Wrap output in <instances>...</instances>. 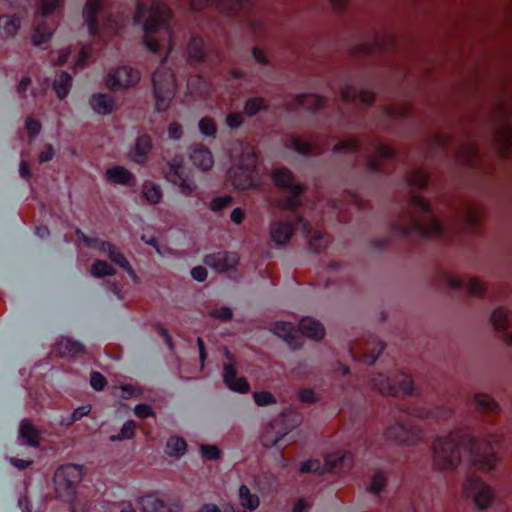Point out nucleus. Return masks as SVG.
<instances>
[{
  "label": "nucleus",
  "mask_w": 512,
  "mask_h": 512,
  "mask_svg": "<svg viewBox=\"0 0 512 512\" xmlns=\"http://www.w3.org/2000/svg\"><path fill=\"white\" fill-rule=\"evenodd\" d=\"M299 328L302 334L315 340L321 339L325 334L323 325L309 317L301 320Z\"/></svg>",
  "instance_id": "nucleus-30"
},
{
  "label": "nucleus",
  "mask_w": 512,
  "mask_h": 512,
  "mask_svg": "<svg viewBox=\"0 0 512 512\" xmlns=\"http://www.w3.org/2000/svg\"><path fill=\"white\" fill-rule=\"evenodd\" d=\"M170 10L165 4L153 1L149 7L139 4L135 14V21H143L144 44L153 53L165 51L167 54L172 49L171 30L167 23Z\"/></svg>",
  "instance_id": "nucleus-1"
},
{
  "label": "nucleus",
  "mask_w": 512,
  "mask_h": 512,
  "mask_svg": "<svg viewBox=\"0 0 512 512\" xmlns=\"http://www.w3.org/2000/svg\"><path fill=\"white\" fill-rule=\"evenodd\" d=\"M165 178L177 186L185 196H190L196 191L197 186L186 173L182 157H174L169 161L168 168L165 171Z\"/></svg>",
  "instance_id": "nucleus-12"
},
{
  "label": "nucleus",
  "mask_w": 512,
  "mask_h": 512,
  "mask_svg": "<svg viewBox=\"0 0 512 512\" xmlns=\"http://www.w3.org/2000/svg\"><path fill=\"white\" fill-rule=\"evenodd\" d=\"M91 55V48L89 46H82L78 52L77 59L74 60V67L81 68L85 65L86 60Z\"/></svg>",
  "instance_id": "nucleus-61"
},
{
  "label": "nucleus",
  "mask_w": 512,
  "mask_h": 512,
  "mask_svg": "<svg viewBox=\"0 0 512 512\" xmlns=\"http://www.w3.org/2000/svg\"><path fill=\"white\" fill-rule=\"evenodd\" d=\"M139 80V71L129 66H122L110 71L105 82L108 88L112 90H120L136 85Z\"/></svg>",
  "instance_id": "nucleus-13"
},
{
  "label": "nucleus",
  "mask_w": 512,
  "mask_h": 512,
  "mask_svg": "<svg viewBox=\"0 0 512 512\" xmlns=\"http://www.w3.org/2000/svg\"><path fill=\"white\" fill-rule=\"evenodd\" d=\"M464 492L479 509H487L491 506L495 492L492 486L478 477H470L464 484Z\"/></svg>",
  "instance_id": "nucleus-11"
},
{
  "label": "nucleus",
  "mask_w": 512,
  "mask_h": 512,
  "mask_svg": "<svg viewBox=\"0 0 512 512\" xmlns=\"http://www.w3.org/2000/svg\"><path fill=\"white\" fill-rule=\"evenodd\" d=\"M136 502L144 512H170L168 504L157 492H147Z\"/></svg>",
  "instance_id": "nucleus-19"
},
{
  "label": "nucleus",
  "mask_w": 512,
  "mask_h": 512,
  "mask_svg": "<svg viewBox=\"0 0 512 512\" xmlns=\"http://www.w3.org/2000/svg\"><path fill=\"white\" fill-rule=\"evenodd\" d=\"M99 251L107 254L110 260L116 265L120 266L129 273H133V269L130 263L114 244L110 242H99Z\"/></svg>",
  "instance_id": "nucleus-26"
},
{
  "label": "nucleus",
  "mask_w": 512,
  "mask_h": 512,
  "mask_svg": "<svg viewBox=\"0 0 512 512\" xmlns=\"http://www.w3.org/2000/svg\"><path fill=\"white\" fill-rule=\"evenodd\" d=\"M384 349V345L376 337H369L366 340L355 343L351 348L350 352L354 359L372 364L381 354Z\"/></svg>",
  "instance_id": "nucleus-14"
},
{
  "label": "nucleus",
  "mask_w": 512,
  "mask_h": 512,
  "mask_svg": "<svg viewBox=\"0 0 512 512\" xmlns=\"http://www.w3.org/2000/svg\"><path fill=\"white\" fill-rule=\"evenodd\" d=\"M115 273L114 267L104 260H95L90 268V274L95 278L113 276Z\"/></svg>",
  "instance_id": "nucleus-40"
},
{
  "label": "nucleus",
  "mask_w": 512,
  "mask_h": 512,
  "mask_svg": "<svg viewBox=\"0 0 512 512\" xmlns=\"http://www.w3.org/2000/svg\"><path fill=\"white\" fill-rule=\"evenodd\" d=\"M428 183L427 173L423 169H417L411 172L409 184L414 188L422 189Z\"/></svg>",
  "instance_id": "nucleus-46"
},
{
  "label": "nucleus",
  "mask_w": 512,
  "mask_h": 512,
  "mask_svg": "<svg viewBox=\"0 0 512 512\" xmlns=\"http://www.w3.org/2000/svg\"><path fill=\"white\" fill-rule=\"evenodd\" d=\"M226 356L229 362L225 363L223 367V379L225 384L233 391L247 393L250 388L248 381L245 377L237 376L234 360L228 351H226Z\"/></svg>",
  "instance_id": "nucleus-17"
},
{
  "label": "nucleus",
  "mask_w": 512,
  "mask_h": 512,
  "mask_svg": "<svg viewBox=\"0 0 512 512\" xmlns=\"http://www.w3.org/2000/svg\"><path fill=\"white\" fill-rule=\"evenodd\" d=\"M189 58L200 61L204 56V43L201 38H193L188 44Z\"/></svg>",
  "instance_id": "nucleus-44"
},
{
  "label": "nucleus",
  "mask_w": 512,
  "mask_h": 512,
  "mask_svg": "<svg viewBox=\"0 0 512 512\" xmlns=\"http://www.w3.org/2000/svg\"><path fill=\"white\" fill-rule=\"evenodd\" d=\"M478 155V149L475 143L469 142L459 151V158L466 164H473Z\"/></svg>",
  "instance_id": "nucleus-45"
},
{
  "label": "nucleus",
  "mask_w": 512,
  "mask_h": 512,
  "mask_svg": "<svg viewBox=\"0 0 512 512\" xmlns=\"http://www.w3.org/2000/svg\"><path fill=\"white\" fill-rule=\"evenodd\" d=\"M443 281L451 289H460L465 284L467 292L473 296H481L486 290L485 283L476 277L466 281L458 274L447 272L443 275Z\"/></svg>",
  "instance_id": "nucleus-15"
},
{
  "label": "nucleus",
  "mask_w": 512,
  "mask_h": 512,
  "mask_svg": "<svg viewBox=\"0 0 512 512\" xmlns=\"http://www.w3.org/2000/svg\"><path fill=\"white\" fill-rule=\"evenodd\" d=\"M272 178L278 187L290 194L287 199L279 201L277 206L280 209L296 208L299 205L298 197L304 191V187L295 181L292 173L287 168L275 169Z\"/></svg>",
  "instance_id": "nucleus-9"
},
{
  "label": "nucleus",
  "mask_w": 512,
  "mask_h": 512,
  "mask_svg": "<svg viewBox=\"0 0 512 512\" xmlns=\"http://www.w3.org/2000/svg\"><path fill=\"white\" fill-rule=\"evenodd\" d=\"M285 145L303 155H317L323 148L315 142H308L297 136L287 138Z\"/></svg>",
  "instance_id": "nucleus-23"
},
{
  "label": "nucleus",
  "mask_w": 512,
  "mask_h": 512,
  "mask_svg": "<svg viewBox=\"0 0 512 512\" xmlns=\"http://www.w3.org/2000/svg\"><path fill=\"white\" fill-rule=\"evenodd\" d=\"M321 470V463L319 460H308L301 464L300 471L302 473L319 472Z\"/></svg>",
  "instance_id": "nucleus-64"
},
{
  "label": "nucleus",
  "mask_w": 512,
  "mask_h": 512,
  "mask_svg": "<svg viewBox=\"0 0 512 512\" xmlns=\"http://www.w3.org/2000/svg\"><path fill=\"white\" fill-rule=\"evenodd\" d=\"M189 157L192 163L203 171L209 170L214 164L211 151L202 144L193 145Z\"/></svg>",
  "instance_id": "nucleus-21"
},
{
  "label": "nucleus",
  "mask_w": 512,
  "mask_h": 512,
  "mask_svg": "<svg viewBox=\"0 0 512 512\" xmlns=\"http://www.w3.org/2000/svg\"><path fill=\"white\" fill-rule=\"evenodd\" d=\"M410 206L394 223V230L400 235L415 234L427 238H438L443 235L444 226L433 215L429 203L424 198L413 194Z\"/></svg>",
  "instance_id": "nucleus-2"
},
{
  "label": "nucleus",
  "mask_w": 512,
  "mask_h": 512,
  "mask_svg": "<svg viewBox=\"0 0 512 512\" xmlns=\"http://www.w3.org/2000/svg\"><path fill=\"white\" fill-rule=\"evenodd\" d=\"M232 198L230 196H222L214 198L210 203V208L213 211H219L230 205Z\"/></svg>",
  "instance_id": "nucleus-62"
},
{
  "label": "nucleus",
  "mask_w": 512,
  "mask_h": 512,
  "mask_svg": "<svg viewBox=\"0 0 512 512\" xmlns=\"http://www.w3.org/2000/svg\"><path fill=\"white\" fill-rule=\"evenodd\" d=\"M54 30V25H50L47 23H38L31 37L32 44L34 46H40L48 42Z\"/></svg>",
  "instance_id": "nucleus-33"
},
{
  "label": "nucleus",
  "mask_w": 512,
  "mask_h": 512,
  "mask_svg": "<svg viewBox=\"0 0 512 512\" xmlns=\"http://www.w3.org/2000/svg\"><path fill=\"white\" fill-rule=\"evenodd\" d=\"M344 455L337 451L335 453L328 454L325 457V465L327 469H333L340 465V463L343 461Z\"/></svg>",
  "instance_id": "nucleus-58"
},
{
  "label": "nucleus",
  "mask_w": 512,
  "mask_h": 512,
  "mask_svg": "<svg viewBox=\"0 0 512 512\" xmlns=\"http://www.w3.org/2000/svg\"><path fill=\"white\" fill-rule=\"evenodd\" d=\"M510 321V312L502 307L497 308L491 315L493 327L498 331H503L508 327Z\"/></svg>",
  "instance_id": "nucleus-39"
},
{
  "label": "nucleus",
  "mask_w": 512,
  "mask_h": 512,
  "mask_svg": "<svg viewBox=\"0 0 512 512\" xmlns=\"http://www.w3.org/2000/svg\"><path fill=\"white\" fill-rule=\"evenodd\" d=\"M83 479V470L79 465L67 464L59 467L54 474V489L57 497L71 502L76 489Z\"/></svg>",
  "instance_id": "nucleus-6"
},
{
  "label": "nucleus",
  "mask_w": 512,
  "mask_h": 512,
  "mask_svg": "<svg viewBox=\"0 0 512 512\" xmlns=\"http://www.w3.org/2000/svg\"><path fill=\"white\" fill-rule=\"evenodd\" d=\"M25 127L29 136L34 138L41 130V123L33 116H29L25 121Z\"/></svg>",
  "instance_id": "nucleus-56"
},
{
  "label": "nucleus",
  "mask_w": 512,
  "mask_h": 512,
  "mask_svg": "<svg viewBox=\"0 0 512 512\" xmlns=\"http://www.w3.org/2000/svg\"><path fill=\"white\" fill-rule=\"evenodd\" d=\"M302 229L307 237L311 249L318 252L324 248L328 243V238L320 230L311 231L310 225L307 223L302 224Z\"/></svg>",
  "instance_id": "nucleus-32"
},
{
  "label": "nucleus",
  "mask_w": 512,
  "mask_h": 512,
  "mask_svg": "<svg viewBox=\"0 0 512 512\" xmlns=\"http://www.w3.org/2000/svg\"><path fill=\"white\" fill-rule=\"evenodd\" d=\"M466 446L474 449L470 436L462 430L451 432L433 442V465L437 470L447 471L456 468L462 458V450Z\"/></svg>",
  "instance_id": "nucleus-4"
},
{
  "label": "nucleus",
  "mask_w": 512,
  "mask_h": 512,
  "mask_svg": "<svg viewBox=\"0 0 512 512\" xmlns=\"http://www.w3.org/2000/svg\"><path fill=\"white\" fill-rule=\"evenodd\" d=\"M90 384L95 390L101 391L106 386L107 380L100 372H92L90 376Z\"/></svg>",
  "instance_id": "nucleus-59"
},
{
  "label": "nucleus",
  "mask_w": 512,
  "mask_h": 512,
  "mask_svg": "<svg viewBox=\"0 0 512 512\" xmlns=\"http://www.w3.org/2000/svg\"><path fill=\"white\" fill-rule=\"evenodd\" d=\"M273 332L283 338L293 349L302 345V338L298 331L288 322H277L274 325Z\"/></svg>",
  "instance_id": "nucleus-22"
},
{
  "label": "nucleus",
  "mask_w": 512,
  "mask_h": 512,
  "mask_svg": "<svg viewBox=\"0 0 512 512\" xmlns=\"http://www.w3.org/2000/svg\"><path fill=\"white\" fill-rule=\"evenodd\" d=\"M62 0H39L38 6L41 16H46L49 13L61 7Z\"/></svg>",
  "instance_id": "nucleus-50"
},
{
  "label": "nucleus",
  "mask_w": 512,
  "mask_h": 512,
  "mask_svg": "<svg viewBox=\"0 0 512 512\" xmlns=\"http://www.w3.org/2000/svg\"><path fill=\"white\" fill-rule=\"evenodd\" d=\"M199 130L206 136H215L217 127L215 121L210 117H203L199 121Z\"/></svg>",
  "instance_id": "nucleus-51"
},
{
  "label": "nucleus",
  "mask_w": 512,
  "mask_h": 512,
  "mask_svg": "<svg viewBox=\"0 0 512 512\" xmlns=\"http://www.w3.org/2000/svg\"><path fill=\"white\" fill-rule=\"evenodd\" d=\"M70 55V51L67 49L59 50L55 53L51 54V62L54 65H63L68 61V56Z\"/></svg>",
  "instance_id": "nucleus-63"
},
{
  "label": "nucleus",
  "mask_w": 512,
  "mask_h": 512,
  "mask_svg": "<svg viewBox=\"0 0 512 512\" xmlns=\"http://www.w3.org/2000/svg\"><path fill=\"white\" fill-rule=\"evenodd\" d=\"M142 195L149 204H158L162 199V191L159 185L152 181H145L142 185Z\"/></svg>",
  "instance_id": "nucleus-36"
},
{
  "label": "nucleus",
  "mask_w": 512,
  "mask_h": 512,
  "mask_svg": "<svg viewBox=\"0 0 512 512\" xmlns=\"http://www.w3.org/2000/svg\"><path fill=\"white\" fill-rule=\"evenodd\" d=\"M253 397L258 406H267L276 402L274 396L266 391L255 392Z\"/></svg>",
  "instance_id": "nucleus-54"
},
{
  "label": "nucleus",
  "mask_w": 512,
  "mask_h": 512,
  "mask_svg": "<svg viewBox=\"0 0 512 512\" xmlns=\"http://www.w3.org/2000/svg\"><path fill=\"white\" fill-rule=\"evenodd\" d=\"M357 95L359 96L360 102L363 104H370L374 100V94L369 90L358 91L351 85H346L341 90V97L347 102H355Z\"/></svg>",
  "instance_id": "nucleus-31"
},
{
  "label": "nucleus",
  "mask_w": 512,
  "mask_h": 512,
  "mask_svg": "<svg viewBox=\"0 0 512 512\" xmlns=\"http://www.w3.org/2000/svg\"><path fill=\"white\" fill-rule=\"evenodd\" d=\"M500 443L499 436L491 435L484 443L475 447V451H472V464L476 470L489 472L495 468L498 461L495 448L499 447Z\"/></svg>",
  "instance_id": "nucleus-10"
},
{
  "label": "nucleus",
  "mask_w": 512,
  "mask_h": 512,
  "mask_svg": "<svg viewBox=\"0 0 512 512\" xmlns=\"http://www.w3.org/2000/svg\"><path fill=\"white\" fill-rule=\"evenodd\" d=\"M280 438L281 436L274 435V428L272 426H269L263 432L261 441L264 446L269 447L275 445Z\"/></svg>",
  "instance_id": "nucleus-55"
},
{
  "label": "nucleus",
  "mask_w": 512,
  "mask_h": 512,
  "mask_svg": "<svg viewBox=\"0 0 512 512\" xmlns=\"http://www.w3.org/2000/svg\"><path fill=\"white\" fill-rule=\"evenodd\" d=\"M56 351L61 356H76L84 351L82 345L70 339H61L56 345Z\"/></svg>",
  "instance_id": "nucleus-35"
},
{
  "label": "nucleus",
  "mask_w": 512,
  "mask_h": 512,
  "mask_svg": "<svg viewBox=\"0 0 512 512\" xmlns=\"http://www.w3.org/2000/svg\"><path fill=\"white\" fill-rule=\"evenodd\" d=\"M296 106L303 107L309 110H316L321 108L325 100L316 94H304L296 97Z\"/></svg>",
  "instance_id": "nucleus-38"
},
{
  "label": "nucleus",
  "mask_w": 512,
  "mask_h": 512,
  "mask_svg": "<svg viewBox=\"0 0 512 512\" xmlns=\"http://www.w3.org/2000/svg\"><path fill=\"white\" fill-rule=\"evenodd\" d=\"M20 28V19L16 16H0V35L4 38L13 37Z\"/></svg>",
  "instance_id": "nucleus-34"
},
{
  "label": "nucleus",
  "mask_w": 512,
  "mask_h": 512,
  "mask_svg": "<svg viewBox=\"0 0 512 512\" xmlns=\"http://www.w3.org/2000/svg\"><path fill=\"white\" fill-rule=\"evenodd\" d=\"M19 438L26 445L33 447H37L39 445V431L29 419H24L21 421L19 428Z\"/></svg>",
  "instance_id": "nucleus-29"
},
{
  "label": "nucleus",
  "mask_w": 512,
  "mask_h": 512,
  "mask_svg": "<svg viewBox=\"0 0 512 512\" xmlns=\"http://www.w3.org/2000/svg\"><path fill=\"white\" fill-rule=\"evenodd\" d=\"M357 146H358V144L355 139L347 138V139H344V140L340 141L339 143H337L333 147V150L335 152L349 153V152L354 151L357 148Z\"/></svg>",
  "instance_id": "nucleus-53"
},
{
  "label": "nucleus",
  "mask_w": 512,
  "mask_h": 512,
  "mask_svg": "<svg viewBox=\"0 0 512 512\" xmlns=\"http://www.w3.org/2000/svg\"><path fill=\"white\" fill-rule=\"evenodd\" d=\"M92 109L98 114L106 115L112 113L116 108L114 98L108 94H95L90 99Z\"/></svg>",
  "instance_id": "nucleus-27"
},
{
  "label": "nucleus",
  "mask_w": 512,
  "mask_h": 512,
  "mask_svg": "<svg viewBox=\"0 0 512 512\" xmlns=\"http://www.w3.org/2000/svg\"><path fill=\"white\" fill-rule=\"evenodd\" d=\"M393 156L394 150L391 147L379 144L375 152L369 156L368 166L371 170L381 171L392 160Z\"/></svg>",
  "instance_id": "nucleus-20"
},
{
  "label": "nucleus",
  "mask_w": 512,
  "mask_h": 512,
  "mask_svg": "<svg viewBox=\"0 0 512 512\" xmlns=\"http://www.w3.org/2000/svg\"><path fill=\"white\" fill-rule=\"evenodd\" d=\"M106 180L113 184L129 185L135 182V176L122 166H114L106 170Z\"/></svg>",
  "instance_id": "nucleus-28"
},
{
  "label": "nucleus",
  "mask_w": 512,
  "mask_h": 512,
  "mask_svg": "<svg viewBox=\"0 0 512 512\" xmlns=\"http://www.w3.org/2000/svg\"><path fill=\"white\" fill-rule=\"evenodd\" d=\"M475 402L478 407L487 412H494L497 409V404L493 399L486 394H478L475 396Z\"/></svg>",
  "instance_id": "nucleus-47"
},
{
  "label": "nucleus",
  "mask_w": 512,
  "mask_h": 512,
  "mask_svg": "<svg viewBox=\"0 0 512 512\" xmlns=\"http://www.w3.org/2000/svg\"><path fill=\"white\" fill-rule=\"evenodd\" d=\"M386 485V476L383 472L378 471L374 473L371 479V483L369 485V492L378 493L380 492Z\"/></svg>",
  "instance_id": "nucleus-49"
},
{
  "label": "nucleus",
  "mask_w": 512,
  "mask_h": 512,
  "mask_svg": "<svg viewBox=\"0 0 512 512\" xmlns=\"http://www.w3.org/2000/svg\"><path fill=\"white\" fill-rule=\"evenodd\" d=\"M387 438L391 440H395L400 443H413L416 440L420 439L421 431L415 429L411 425H403L397 423L393 426H390L386 431Z\"/></svg>",
  "instance_id": "nucleus-18"
},
{
  "label": "nucleus",
  "mask_w": 512,
  "mask_h": 512,
  "mask_svg": "<svg viewBox=\"0 0 512 512\" xmlns=\"http://www.w3.org/2000/svg\"><path fill=\"white\" fill-rule=\"evenodd\" d=\"M151 149V138L147 135H142L137 138L134 147L130 151V157L134 162L144 164L147 161Z\"/></svg>",
  "instance_id": "nucleus-25"
},
{
  "label": "nucleus",
  "mask_w": 512,
  "mask_h": 512,
  "mask_svg": "<svg viewBox=\"0 0 512 512\" xmlns=\"http://www.w3.org/2000/svg\"><path fill=\"white\" fill-rule=\"evenodd\" d=\"M187 444L183 438L170 437L166 444V453L170 456L180 457L186 451Z\"/></svg>",
  "instance_id": "nucleus-41"
},
{
  "label": "nucleus",
  "mask_w": 512,
  "mask_h": 512,
  "mask_svg": "<svg viewBox=\"0 0 512 512\" xmlns=\"http://www.w3.org/2000/svg\"><path fill=\"white\" fill-rule=\"evenodd\" d=\"M299 400L306 404H312L317 402L320 398L316 392L312 389H301L298 393Z\"/></svg>",
  "instance_id": "nucleus-57"
},
{
  "label": "nucleus",
  "mask_w": 512,
  "mask_h": 512,
  "mask_svg": "<svg viewBox=\"0 0 512 512\" xmlns=\"http://www.w3.org/2000/svg\"><path fill=\"white\" fill-rule=\"evenodd\" d=\"M233 166L228 175L232 185L241 190L257 185L258 168L255 148L251 144H235L232 155Z\"/></svg>",
  "instance_id": "nucleus-3"
},
{
  "label": "nucleus",
  "mask_w": 512,
  "mask_h": 512,
  "mask_svg": "<svg viewBox=\"0 0 512 512\" xmlns=\"http://www.w3.org/2000/svg\"><path fill=\"white\" fill-rule=\"evenodd\" d=\"M137 424L133 420H128L122 426L120 432L117 435H112L110 441H123L134 438L136 434Z\"/></svg>",
  "instance_id": "nucleus-43"
},
{
  "label": "nucleus",
  "mask_w": 512,
  "mask_h": 512,
  "mask_svg": "<svg viewBox=\"0 0 512 512\" xmlns=\"http://www.w3.org/2000/svg\"><path fill=\"white\" fill-rule=\"evenodd\" d=\"M155 105L158 111H165L175 92L174 75L170 69L161 66L153 75Z\"/></svg>",
  "instance_id": "nucleus-7"
},
{
  "label": "nucleus",
  "mask_w": 512,
  "mask_h": 512,
  "mask_svg": "<svg viewBox=\"0 0 512 512\" xmlns=\"http://www.w3.org/2000/svg\"><path fill=\"white\" fill-rule=\"evenodd\" d=\"M201 454L205 459L216 460L220 457V450L214 445H202Z\"/></svg>",
  "instance_id": "nucleus-60"
},
{
  "label": "nucleus",
  "mask_w": 512,
  "mask_h": 512,
  "mask_svg": "<svg viewBox=\"0 0 512 512\" xmlns=\"http://www.w3.org/2000/svg\"><path fill=\"white\" fill-rule=\"evenodd\" d=\"M204 263L217 272H229L239 263V257L234 252H217L205 257Z\"/></svg>",
  "instance_id": "nucleus-16"
},
{
  "label": "nucleus",
  "mask_w": 512,
  "mask_h": 512,
  "mask_svg": "<svg viewBox=\"0 0 512 512\" xmlns=\"http://www.w3.org/2000/svg\"><path fill=\"white\" fill-rule=\"evenodd\" d=\"M372 385L383 395L405 396L414 390L412 379L404 373L395 374L392 379L379 374L372 379Z\"/></svg>",
  "instance_id": "nucleus-8"
},
{
  "label": "nucleus",
  "mask_w": 512,
  "mask_h": 512,
  "mask_svg": "<svg viewBox=\"0 0 512 512\" xmlns=\"http://www.w3.org/2000/svg\"><path fill=\"white\" fill-rule=\"evenodd\" d=\"M106 10L103 0H87L83 10V17L88 26L89 33L93 37L116 33L119 24L116 20L106 19Z\"/></svg>",
  "instance_id": "nucleus-5"
},
{
  "label": "nucleus",
  "mask_w": 512,
  "mask_h": 512,
  "mask_svg": "<svg viewBox=\"0 0 512 512\" xmlns=\"http://www.w3.org/2000/svg\"><path fill=\"white\" fill-rule=\"evenodd\" d=\"M293 226L283 221H273L270 225V236L276 245L286 244L293 235Z\"/></svg>",
  "instance_id": "nucleus-24"
},
{
  "label": "nucleus",
  "mask_w": 512,
  "mask_h": 512,
  "mask_svg": "<svg viewBox=\"0 0 512 512\" xmlns=\"http://www.w3.org/2000/svg\"><path fill=\"white\" fill-rule=\"evenodd\" d=\"M481 217L480 210L475 206H468L463 214V220L471 228L474 227Z\"/></svg>",
  "instance_id": "nucleus-48"
},
{
  "label": "nucleus",
  "mask_w": 512,
  "mask_h": 512,
  "mask_svg": "<svg viewBox=\"0 0 512 512\" xmlns=\"http://www.w3.org/2000/svg\"><path fill=\"white\" fill-rule=\"evenodd\" d=\"M264 108L265 102L262 98H252L249 99L245 104V113L248 116H253Z\"/></svg>",
  "instance_id": "nucleus-52"
},
{
  "label": "nucleus",
  "mask_w": 512,
  "mask_h": 512,
  "mask_svg": "<svg viewBox=\"0 0 512 512\" xmlns=\"http://www.w3.org/2000/svg\"><path fill=\"white\" fill-rule=\"evenodd\" d=\"M72 78L69 74L62 72L54 82V89L57 93V96L60 99H63L69 93L71 87Z\"/></svg>",
  "instance_id": "nucleus-42"
},
{
  "label": "nucleus",
  "mask_w": 512,
  "mask_h": 512,
  "mask_svg": "<svg viewBox=\"0 0 512 512\" xmlns=\"http://www.w3.org/2000/svg\"><path fill=\"white\" fill-rule=\"evenodd\" d=\"M239 502L243 508L250 511L257 509L260 504L259 497L251 493L246 485H242L239 488Z\"/></svg>",
  "instance_id": "nucleus-37"
}]
</instances>
